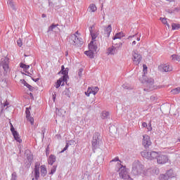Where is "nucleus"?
<instances>
[{
  "instance_id": "obj_8",
  "label": "nucleus",
  "mask_w": 180,
  "mask_h": 180,
  "mask_svg": "<svg viewBox=\"0 0 180 180\" xmlns=\"http://www.w3.org/2000/svg\"><path fill=\"white\" fill-rule=\"evenodd\" d=\"M143 139L142 141V146H143L144 148H150V146H151V139L150 136L147 134L143 136Z\"/></svg>"
},
{
  "instance_id": "obj_49",
  "label": "nucleus",
  "mask_w": 180,
  "mask_h": 180,
  "mask_svg": "<svg viewBox=\"0 0 180 180\" xmlns=\"http://www.w3.org/2000/svg\"><path fill=\"white\" fill-rule=\"evenodd\" d=\"M117 161H120V160H119V157H115L111 160V162H117Z\"/></svg>"
},
{
  "instance_id": "obj_33",
  "label": "nucleus",
  "mask_w": 180,
  "mask_h": 180,
  "mask_svg": "<svg viewBox=\"0 0 180 180\" xmlns=\"http://www.w3.org/2000/svg\"><path fill=\"white\" fill-rule=\"evenodd\" d=\"M169 179L168 178V176H167L166 174H160L159 176V180H169Z\"/></svg>"
},
{
  "instance_id": "obj_64",
  "label": "nucleus",
  "mask_w": 180,
  "mask_h": 180,
  "mask_svg": "<svg viewBox=\"0 0 180 180\" xmlns=\"http://www.w3.org/2000/svg\"><path fill=\"white\" fill-rule=\"evenodd\" d=\"M30 96H33V94L30 93Z\"/></svg>"
},
{
  "instance_id": "obj_28",
  "label": "nucleus",
  "mask_w": 180,
  "mask_h": 180,
  "mask_svg": "<svg viewBox=\"0 0 180 180\" xmlns=\"http://www.w3.org/2000/svg\"><path fill=\"white\" fill-rule=\"evenodd\" d=\"M89 9L90 12H96V11H98L96 6L94 4H90Z\"/></svg>"
},
{
  "instance_id": "obj_26",
  "label": "nucleus",
  "mask_w": 180,
  "mask_h": 180,
  "mask_svg": "<svg viewBox=\"0 0 180 180\" xmlns=\"http://www.w3.org/2000/svg\"><path fill=\"white\" fill-rule=\"evenodd\" d=\"M110 115H109V112L108 111H103L101 112V119H109Z\"/></svg>"
},
{
  "instance_id": "obj_34",
  "label": "nucleus",
  "mask_w": 180,
  "mask_h": 180,
  "mask_svg": "<svg viewBox=\"0 0 180 180\" xmlns=\"http://www.w3.org/2000/svg\"><path fill=\"white\" fill-rule=\"evenodd\" d=\"M172 58L174 61H180V56L179 55H172Z\"/></svg>"
},
{
  "instance_id": "obj_14",
  "label": "nucleus",
  "mask_w": 180,
  "mask_h": 180,
  "mask_svg": "<svg viewBox=\"0 0 180 180\" xmlns=\"http://www.w3.org/2000/svg\"><path fill=\"white\" fill-rule=\"evenodd\" d=\"M160 68L162 72H169L172 71V66H170L168 63L161 65Z\"/></svg>"
},
{
  "instance_id": "obj_48",
  "label": "nucleus",
  "mask_w": 180,
  "mask_h": 180,
  "mask_svg": "<svg viewBox=\"0 0 180 180\" xmlns=\"http://www.w3.org/2000/svg\"><path fill=\"white\" fill-rule=\"evenodd\" d=\"M160 20L161 22L164 24V25H166L168 22L167 21V18H160Z\"/></svg>"
},
{
  "instance_id": "obj_12",
  "label": "nucleus",
  "mask_w": 180,
  "mask_h": 180,
  "mask_svg": "<svg viewBox=\"0 0 180 180\" xmlns=\"http://www.w3.org/2000/svg\"><path fill=\"white\" fill-rule=\"evenodd\" d=\"M94 29V27H89V30L90 32V34L91 36V41H96V37L99 36V31H94L92 30Z\"/></svg>"
},
{
  "instance_id": "obj_5",
  "label": "nucleus",
  "mask_w": 180,
  "mask_h": 180,
  "mask_svg": "<svg viewBox=\"0 0 180 180\" xmlns=\"http://www.w3.org/2000/svg\"><path fill=\"white\" fill-rule=\"evenodd\" d=\"M142 82L145 86L143 91L150 92V91H153V89H155V87L154 86V79L147 77L145 78L144 81Z\"/></svg>"
},
{
  "instance_id": "obj_57",
  "label": "nucleus",
  "mask_w": 180,
  "mask_h": 180,
  "mask_svg": "<svg viewBox=\"0 0 180 180\" xmlns=\"http://www.w3.org/2000/svg\"><path fill=\"white\" fill-rule=\"evenodd\" d=\"M136 44H137V42L136 41H134L132 42V46H136Z\"/></svg>"
},
{
  "instance_id": "obj_20",
  "label": "nucleus",
  "mask_w": 180,
  "mask_h": 180,
  "mask_svg": "<svg viewBox=\"0 0 180 180\" xmlns=\"http://www.w3.org/2000/svg\"><path fill=\"white\" fill-rule=\"evenodd\" d=\"M22 84L24 86H26L27 89H29V91H30L31 92H33L34 87L29 84V83H27L25 79L22 80Z\"/></svg>"
},
{
  "instance_id": "obj_10",
  "label": "nucleus",
  "mask_w": 180,
  "mask_h": 180,
  "mask_svg": "<svg viewBox=\"0 0 180 180\" xmlns=\"http://www.w3.org/2000/svg\"><path fill=\"white\" fill-rule=\"evenodd\" d=\"M99 92V88L98 86H92V87H89L87 91H85V95L87 96H89L91 94L93 95H96Z\"/></svg>"
},
{
  "instance_id": "obj_18",
  "label": "nucleus",
  "mask_w": 180,
  "mask_h": 180,
  "mask_svg": "<svg viewBox=\"0 0 180 180\" xmlns=\"http://www.w3.org/2000/svg\"><path fill=\"white\" fill-rule=\"evenodd\" d=\"M56 155H51L48 158V164L49 165H53L54 162H56Z\"/></svg>"
},
{
  "instance_id": "obj_63",
  "label": "nucleus",
  "mask_w": 180,
  "mask_h": 180,
  "mask_svg": "<svg viewBox=\"0 0 180 180\" xmlns=\"http://www.w3.org/2000/svg\"><path fill=\"white\" fill-rule=\"evenodd\" d=\"M136 40H137V41H140V37H138V38L136 39Z\"/></svg>"
},
{
  "instance_id": "obj_15",
  "label": "nucleus",
  "mask_w": 180,
  "mask_h": 180,
  "mask_svg": "<svg viewBox=\"0 0 180 180\" xmlns=\"http://www.w3.org/2000/svg\"><path fill=\"white\" fill-rule=\"evenodd\" d=\"M117 49L115 46H112L111 47H109L107 50V54L108 56H115V54H117Z\"/></svg>"
},
{
  "instance_id": "obj_41",
  "label": "nucleus",
  "mask_w": 180,
  "mask_h": 180,
  "mask_svg": "<svg viewBox=\"0 0 180 180\" xmlns=\"http://www.w3.org/2000/svg\"><path fill=\"white\" fill-rule=\"evenodd\" d=\"M122 46H123V43L120 42L118 44H115L114 46H115L117 50H118V49H122Z\"/></svg>"
},
{
  "instance_id": "obj_2",
  "label": "nucleus",
  "mask_w": 180,
  "mask_h": 180,
  "mask_svg": "<svg viewBox=\"0 0 180 180\" xmlns=\"http://www.w3.org/2000/svg\"><path fill=\"white\" fill-rule=\"evenodd\" d=\"M101 146H102V136L99 132H95L91 140V148L94 153H95V150H98Z\"/></svg>"
},
{
  "instance_id": "obj_51",
  "label": "nucleus",
  "mask_w": 180,
  "mask_h": 180,
  "mask_svg": "<svg viewBox=\"0 0 180 180\" xmlns=\"http://www.w3.org/2000/svg\"><path fill=\"white\" fill-rule=\"evenodd\" d=\"M61 112H63V109H56V113L58 115V116H61Z\"/></svg>"
},
{
  "instance_id": "obj_38",
  "label": "nucleus",
  "mask_w": 180,
  "mask_h": 180,
  "mask_svg": "<svg viewBox=\"0 0 180 180\" xmlns=\"http://www.w3.org/2000/svg\"><path fill=\"white\" fill-rule=\"evenodd\" d=\"M64 95H66V96H68V98H70V90L68 89H65V91H63Z\"/></svg>"
},
{
  "instance_id": "obj_54",
  "label": "nucleus",
  "mask_w": 180,
  "mask_h": 180,
  "mask_svg": "<svg viewBox=\"0 0 180 180\" xmlns=\"http://www.w3.org/2000/svg\"><path fill=\"white\" fill-rule=\"evenodd\" d=\"M8 105H9V103H8V101H6L4 104V108L5 106H8Z\"/></svg>"
},
{
  "instance_id": "obj_22",
  "label": "nucleus",
  "mask_w": 180,
  "mask_h": 180,
  "mask_svg": "<svg viewBox=\"0 0 180 180\" xmlns=\"http://www.w3.org/2000/svg\"><path fill=\"white\" fill-rule=\"evenodd\" d=\"M166 176H168V179L169 178H174L175 176V174H174V170L169 169L166 172Z\"/></svg>"
},
{
  "instance_id": "obj_9",
  "label": "nucleus",
  "mask_w": 180,
  "mask_h": 180,
  "mask_svg": "<svg viewBox=\"0 0 180 180\" xmlns=\"http://www.w3.org/2000/svg\"><path fill=\"white\" fill-rule=\"evenodd\" d=\"M168 156L165 155H160L157 158V162L159 165H164V164H167L168 162Z\"/></svg>"
},
{
  "instance_id": "obj_23",
  "label": "nucleus",
  "mask_w": 180,
  "mask_h": 180,
  "mask_svg": "<svg viewBox=\"0 0 180 180\" xmlns=\"http://www.w3.org/2000/svg\"><path fill=\"white\" fill-rule=\"evenodd\" d=\"M94 51L90 49L89 51H84V54L87 56V57H89V58H94Z\"/></svg>"
},
{
  "instance_id": "obj_11",
  "label": "nucleus",
  "mask_w": 180,
  "mask_h": 180,
  "mask_svg": "<svg viewBox=\"0 0 180 180\" xmlns=\"http://www.w3.org/2000/svg\"><path fill=\"white\" fill-rule=\"evenodd\" d=\"M30 109H32L30 107L26 108L25 115L27 120H28L31 125L33 126V124H34V118H33L30 114Z\"/></svg>"
},
{
  "instance_id": "obj_61",
  "label": "nucleus",
  "mask_w": 180,
  "mask_h": 180,
  "mask_svg": "<svg viewBox=\"0 0 180 180\" xmlns=\"http://www.w3.org/2000/svg\"><path fill=\"white\" fill-rule=\"evenodd\" d=\"M53 100L56 101V96H54V94H53Z\"/></svg>"
},
{
  "instance_id": "obj_6",
  "label": "nucleus",
  "mask_w": 180,
  "mask_h": 180,
  "mask_svg": "<svg viewBox=\"0 0 180 180\" xmlns=\"http://www.w3.org/2000/svg\"><path fill=\"white\" fill-rule=\"evenodd\" d=\"M141 156L146 160H154V158H158V153L155 151H143L141 153Z\"/></svg>"
},
{
  "instance_id": "obj_31",
  "label": "nucleus",
  "mask_w": 180,
  "mask_h": 180,
  "mask_svg": "<svg viewBox=\"0 0 180 180\" xmlns=\"http://www.w3.org/2000/svg\"><path fill=\"white\" fill-rule=\"evenodd\" d=\"M70 69L66 68L64 70H60L58 74H62L63 75H68V72Z\"/></svg>"
},
{
  "instance_id": "obj_50",
  "label": "nucleus",
  "mask_w": 180,
  "mask_h": 180,
  "mask_svg": "<svg viewBox=\"0 0 180 180\" xmlns=\"http://www.w3.org/2000/svg\"><path fill=\"white\" fill-rule=\"evenodd\" d=\"M82 71H84L83 69H79L78 71V75L80 78L82 77Z\"/></svg>"
},
{
  "instance_id": "obj_47",
  "label": "nucleus",
  "mask_w": 180,
  "mask_h": 180,
  "mask_svg": "<svg viewBox=\"0 0 180 180\" xmlns=\"http://www.w3.org/2000/svg\"><path fill=\"white\" fill-rule=\"evenodd\" d=\"M180 11V8H175L173 11H169V13H174V12H179Z\"/></svg>"
},
{
  "instance_id": "obj_35",
  "label": "nucleus",
  "mask_w": 180,
  "mask_h": 180,
  "mask_svg": "<svg viewBox=\"0 0 180 180\" xmlns=\"http://www.w3.org/2000/svg\"><path fill=\"white\" fill-rule=\"evenodd\" d=\"M172 93L174 94V95H176L179 94L180 92V87H176L171 91Z\"/></svg>"
},
{
  "instance_id": "obj_7",
  "label": "nucleus",
  "mask_w": 180,
  "mask_h": 180,
  "mask_svg": "<svg viewBox=\"0 0 180 180\" xmlns=\"http://www.w3.org/2000/svg\"><path fill=\"white\" fill-rule=\"evenodd\" d=\"M132 60L134 62V64L135 65H139L140 63H141V60L143 57L141 56V54L139 53V52L134 51L132 53Z\"/></svg>"
},
{
  "instance_id": "obj_39",
  "label": "nucleus",
  "mask_w": 180,
  "mask_h": 180,
  "mask_svg": "<svg viewBox=\"0 0 180 180\" xmlns=\"http://www.w3.org/2000/svg\"><path fill=\"white\" fill-rule=\"evenodd\" d=\"M17 178H18V174H16V172H13L11 174V180H16Z\"/></svg>"
},
{
  "instance_id": "obj_56",
  "label": "nucleus",
  "mask_w": 180,
  "mask_h": 180,
  "mask_svg": "<svg viewBox=\"0 0 180 180\" xmlns=\"http://www.w3.org/2000/svg\"><path fill=\"white\" fill-rule=\"evenodd\" d=\"M133 37H136V34L135 35H131L128 37V39H133Z\"/></svg>"
},
{
  "instance_id": "obj_4",
  "label": "nucleus",
  "mask_w": 180,
  "mask_h": 180,
  "mask_svg": "<svg viewBox=\"0 0 180 180\" xmlns=\"http://www.w3.org/2000/svg\"><path fill=\"white\" fill-rule=\"evenodd\" d=\"M69 43L75 47H81L84 44V40L77 34H72L69 37Z\"/></svg>"
},
{
  "instance_id": "obj_1",
  "label": "nucleus",
  "mask_w": 180,
  "mask_h": 180,
  "mask_svg": "<svg viewBox=\"0 0 180 180\" xmlns=\"http://www.w3.org/2000/svg\"><path fill=\"white\" fill-rule=\"evenodd\" d=\"M131 174L134 176H140L144 174V165L139 160H135L132 163Z\"/></svg>"
},
{
  "instance_id": "obj_17",
  "label": "nucleus",
  "mask_w": 180,
  "mask_h": 180,
  "mask_svg": "<svg viewBox=\"0 0 180 180\" xmlns=\"http://www.w3.org/2000/svg\"><path fill=\"white\" fill-rule=\"evenodd\" d=\"M98 49V46L95 45V41H91L90 43L89 44V49L91 50V51H96Z\"/></svg>"
},
{
  "instance_id": "obj_59",
  "label": "nucleus",
  "mask_w": 180,
  "mask_h": 180,
  "mask_svg": "<svg viewBox=\"0 0 180 180\" xmlns=\"http://www.w3.org/2000/svg\"><path fill=\"white\" fill-rule=\"evenodd\" d=\"M148 130H149V131L153 130V128L151 127L150 125L148 127Z\"/></svg>"
},
{
  "instance_id": "obj_27",
  "label": "nucleus",
  "mask_w": 180,
  "mask_h": 180,
  "mask_svg": "<svg viewBox=\"0 0 180 180\" xmlns=\"http://www.w3.org/2000/svg\"><path fill=\"white\" fill-rule=\"evenodd\" d=\"M13 136L15 140H16V141L18 143H22V139H20V136H19V133L18 132L13 134Z\"/></svg>"
},
{
  "instance_id": "obj_46",
  "label": "nucleus",
  "mask_w": 180,
  "mask_h": 180,
  "mask_svg": "<svg viewBox=\"0 0 180 180\" xmlns=\"http://www.w3.org/2000/svg\"><path fill=\"white\" fill-rule=\"evenodd\" d=\"M17 44L19 47H22V46L23 45L22 43V39H18L17 40Z\"/></svg>"
},
{
  "instance_id": "obj_24",
  "label": "nucleus",
  "mask_w": 180,
  "mask_h": 180,
  "mask_svg": "<svg viewBox=\"0 0 180 180\" xmlns=\"http://www.w3.org/2000/svg\"><path fill=\"white\" fill-rule=\"evenodd\" d=\"M122 37H124V33L123 32H119L117 33L113 37L112 39L114 40H117V39H122Z\"/></svg>"
},
{
  "instance_id": "obj_42",
  "label": "nucleus",
  "mask_w": 180,
  "mask_h": 180,
  "mask_svg": "<svg viewBox=\"0 0 180 180\" xmlns=\"http://www.w3.org/2000/svg\"><path fill=\"white\" fill-rule=\"evenodd\" d=\"M67 79H68V75H63V77H61L62 82H67Z\"/></svg>"
},
{
  "instance_id": "obj_3",
  "label": "nucleus",
  "mask_w": 180,
  "mask_h": 180,
  "mask_svg": "<svg viewBox=\"0 0 180 180\" xmlns=\"http://www.w3.org/2000/svg\"><path fill=\"white\" fill-rule=\"evenodd\" d=\"M119 176L121 179L127 180L130 179V175L129 174V171L126 166H123V165L120 163H117Z\"/></svg>"
},
{
  "instance_id": "obj_37",
  "label": "nucleus",
  "mask_w": 180,
  "mask_h": 180,
  "mask_svg": "<svg viewBox=\"0 0 180 180\" xmlns=\"http://www.w3.org/2000/svg\"><path fill=\"white\" fill-rule=\"evenodd\" d=\"M56 171H57V166H53V167L51 169V172H49V175H53Z\"/></svg>"
},
{
  "instance_id": "obj_52",
  "label": "nucleus",
  "mask_w": 180,
  "mask_h": 180,
  "mask_svg": "<svg viewBox=\"0 0 180 180\" xmlns=\"http://www.w3.org/2000/svg\"><path fill=\"white\" fill-rule=\"evenodd\" d=\"M31 79H32V81H34V82H37V81L40 79L39 78L34 79L33 77H31Z\"/></svg>"
},
{
  "instance_id": "obj_32",
  "label": "nucleus",
  "mask_w": 180,
  "mask_h": 180,
  "mask_svg": "<svg viewBox=\"0 0 180 180\" xmlns=\"http://www.w3.org/2000/svg\"><path fill=\"white\" fill-rule=\"evenodd\" d=\"M58 26V24H52L51 26L48 28V32H53L54 30V28L57 27Z\"/></svg>"
},
{
  "instance_id": "obj_58",
  "label": "nucleus",
  "mask_w": 180,
  "mask_h": 180,
  "mask_svg": "<svg viewBox=\"0 0 180 180\" xmlns=\"http://www.w3.org/2000/svg\"><path fill=\"white\" fill-rule=\"evenodd\" d=\"M49 6H53V2L49 1Z\"/></svg>"
},
{
  "instance_id": "obj_40",
  "label": "nucleus",
  "mask_w": 180,
  "mask_h": 180,
  "mask_svg": "<svg viewBox=\"0 0 180 180\" xmlns=\"http://www.w3.org/2000/svg\"><path fill=\"white\" fill-rule=\"evenodd\" d=\"M11 131L12 133V134H16L17 131L15 130V127H13V125L12 124V123H11Z\"/></svg>"
},
{
  "instance_id": "obj_25",
  "label": "nucleus",
  "mask_w": 180,
  "mask_h": 180,
  "mask_svg": "<svg viewBox=\"0 0 180 180\" xmlns=\"http://www.w3.org/2000/svg\"><path fill=\"white\" fill-rule=\"evenodd\" d=\"M34 175L36 180H39L40 178V169H34Z\"/></svg>"
},
{
  "instance_id": "obj_44",
  "label": "nucleus",
  "mask_w": 180,
  "mask_h": 180,
  "mask_svg": "<svg viewBox=\"0 0 180 180\" xmlns=\"http://www.w3.org/2000/svg\"><path fill=\"white\" fill-rule=\"evenodd\" d=\"M34 169H40V162H37L35 163Z\"/></svg>"
},
{
  "instance_id": "obj_36",
  "label": "nucleus",
  "mask_w": 180,
  "mask_h": 180,
  "mask_svg": "<svg viewBox=\"0 0 180 180\" xmlns=\"http://www.w3.org/2000/svg\"><path fill=\"white\" fill-rule=\"evenodd\" d=\"M62 81H61V78H60L57 82H56V89H58V88H60V86H61V84H62Z\"/></svg>"
},
{
  "instance_id": "obj_16",
  "label": "nucleus",
  "mask_w": 180,
  "mask_h": 180,
  "mask_svg": "<svg viewBox=\"0 0 180 180\" xmlns=\"http://www.w3.org/2000/svg\"><path fill=\"white\" fill-rule=\"evenodd\" d=\"M110 33H112V25H109L107 27L105 28L104 34L105 37H109V36H110Z\"/></svg>"
},
{
  "instance_id": "obj_30",
  "label": "nucleus",
  "mask_w": 180,
  "mask_h": 180,
  "mask_svg": "<svg viewBox=\"0 0 180 180\" xmlns=\"http://www.w3.org/2000/svg\"><path fill=\"white\" fill-rule=\"evenodd\" d=\"M172 30H179V29H180V24L172 23Z\"/></svg>"
},
{
  "instance_id": "obj_13",
  "label": "nucleus",
  "mask_w": 180,
  "mask_h": 180,
  "mask_svg": "<svg viewBox=\"0 0 180 180\" xmlns=\"http://www.w3.org/2000/svg\"><path fill=\"white\" fill-rule=\"evenodd\" d=\"M1 65L3 67V70L8 72L9 71V58H4L3 60L1 61Z\"/></svg>"
},
{
  "instance_id": "obj_43",
  "label": "nucleus",
  "mask_w": 180,
  "mask_h": 180,
  "mask_svg": "<svg viewBox=\"0 0 180 180\" xmlns=\"http://www.w3.org/2000/svg\"><path fill=\"white\" fill-rule=\"evenodd\" d=\"M122 88H124V89H130V84L125 83L122 85Z\"/></svg>"
},
{
  "instance_id": "obj_60",
  "label": "nucleus",
  "mask_w": 180,
  "mask_h": 180,
  "mask_svg": "<svg viewBox=\"0 0 180 180\" xmlns=\"http://www.w3.org/2000/svg\"><path fill=\"white\" fill-rule=\"evenodd\" d=\"M165 25L168 27V29H169V24L168 22H167V24H165Z\"/></svg>"
},
{
  "instance_id": "obj_21",
  "label": "nucleus",
  "mask_w": 180,
  "mask_h": 180,
  "mask_svg": "<svg viewBox=\"0 0 180 180\" xmlns=\"http://www.w3.org/2000/svg\"><path fill=\"white\" fill-rule=\"evenodd\" d=\"M7 4L13 11H16V4H14L13 0H8Z\"/></svg>"
},
{
  "instance_id": "obj_45",
  "label": "nucleus",
  "mask_w": 180,
  "mask_h": 180,
  "mask_svg": "<svg viewBox=\"0 0 180 180\" xmlns=\"http://www.w3.org/2000/svg\"><path fill=\"white\" fill-rule=\"evenodd\" d=\"M68 147H70V145L68 144V143H66L65 148L63 149L62 151H60V153H64V151H66V150L68 149Z\"/></svg>"
},
{
  "instance_id": "obj_62",
  "label": "nucleus",
  "mask_w": 180,
  "mask_h": 180,
  "mask_svg": "<svg viewBox=\"0 0 180 180\" xmlns=\"http://www.w3.org/2000/svg\"><path fill=\"white\" fill-rule=\"evenodd\" d=\"M46 14H42L41 18H46Z\"/></svg>"
},
{
  "instance_id": "obj_53",
  "label": "nucleus",
  "mask_w": 180,
  "mask_h": 180,
  "mask_svg": "<svg viewBox=\"0 0 180 180\" xmlns=\"http://www.w3.org/2000/svg\"><path fill=\"white\" fill-rule=\"evenodd\" d=\"M148 125H147V122H143L142 123V127H147Z\"/></svg>"
},
{
  "instance_id": "obj_55",
  "label": "nucleus",
  "mask_w": 180,
  "mask_h": 180,
  "mask_svg": "<svg viewBox=\"0 0 180 180\" xmlns=\"http://www.w3.org/2000/svg\"><path fill=\"white\" fill-rule=\"evenodd\" d=\"M65 70V67H64V65H62L60 71H64Z\"/></svg>"
},
{
  "instance_id": "obj_29",
  "label": "nucleus",
  "mask_w": 180,
  "mask_h": 180,
  "mask_svg": "<svg viewBox=\"0 0 180 180\" xmlns=\"http://www.w3.org/2000/svg\"><path fill=\"white\" fill-rule=\"evenodd\" d=\"M20 68H23V70H27L30 68V65H26L25 63H20Z\"/></svg>"
},
{
  "instance_id": "obj_19",
  "label": "nucleus",
  "mask_w": 180,
  "mask_h": 180,
  "mask_svg": "<svg viewBox=\"0 0 180 180\" xmlns=\"http://www.w3.org/2000/svg\"><path fill=\"white\" fill-rule=\"evenodd\" d=\"M41 169V176L44 177L47 175V168L46 165H43L40 167Z\"/></svg>"
}]
</instances>
